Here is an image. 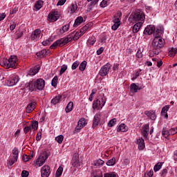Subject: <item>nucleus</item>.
<instances>
[{"mask_svg": "<svg viewBox=\"0 0 177 177\" xmlns=\"http://www.w3.org/2000/svg\"><path fill=\"white\" fill-rule=\"evenodd\" d=\"M165 40L162 37H154L152 41L153 52L155 55H158L161 48H164Z\"/></svg>", "mask_w": 177, "mask_h": 177, "instance_id": "f257e3e1", "label": "nucleus"}, {"mask_svg": "<svg viewBox=\"0 0 177 177\" xmlns=\"http://www.w3.org/2000/svg\"><path fill=\"white\" fill-rule=\"evenodd\" d=\"M2 80H6L7 86H15L20 81V78L16 75H9V73H5Z\"/></svg>", "mask_w": 177, "mask_h": 177, "instance_id": "f03ea898", "label": "nucleus"}, {"mask_svg": "<svg viewBox=\"0 0 177 177\" xmlns=\"http://www.w3.org/2000/svg\"><path fill=\"white\" fill-rule=\"evenodd\" d=\"M1 66L7 67V68H13L17 66V57L16 55H11L8 59L6 58L3 59L0 61Z\"/></svg>", "mask_w": 177, "mask_h": 177, "instance_id": "7ed1b4c3", "label": "nucleus"}, {"mask_svg": "<svg viewBox=\"0 0 177 177\" xmlns=\"http://www.w3.org/2000/svg\"><path fill=\"white\" fill-rule=\"evenodd\" d=\"M71 41H73V38H71V37H70V36H68L66 38L59 39L57 40L56 41H55L50 46V48L55 49V48L57 46H60V47L64 46V45H66V44H68V42H71Z\"/></svg>", "mask_w": 177, "mask_h": 177, "instance_id": "20e7f679", "label": "nucleus"}, {"mask_svg": "<svg viewBox=\"0 0 177 177\" xmlns=\"http://www.w3.org/2000/svg\"><path fill=\"white\" fill-rule=\"evenodd\" d=\"M104 104H106V97H103L102 95H100L93 101V109L102 110Z\"/></svg>", "mask_w": 177, "mask_h": 177, "instance_id": "39448f33", "label": "nucleus"}, {"mask_svg": "<svg viewBox=\"0 0 177 177\" xmlns=\"http://www.w3.org/2000/svg\"><path fill=\"white\" fill-rule=\"evenodd\" d=\"M129 19H133V21L143 24V23H145V17L143 12L136 11L133 15L130 16Z\"/></svg>", "mask_w": 177, "mask_h": 177, "instance_id": "423d86ee", "label": "nucleus"}, {"mask_svg": "<svg viewBox=\"0 0 177 177\" xmlns=\"http://www.w3.org/2000/svg\"><path fill=\"white\" fill-rule=\"evenodd\" d=\"M48 157L49 156L46 153H44L41 155H40L36 161V165L37 167H42V165L45 164V161L48 160Z\"/></svg>", "mask_w": 177, "mask_h": 177, "instance_id": "0eeeda50", "label": "nucleus"}, {"mask_svg": "<svg viewBox=\"0 0 177 177\" xmlns=\"http://www.w3.org/2000/svg\"><path fill=\"white\" fill-rule=\"evenodd\" d=\"M111 68V64L107 63L106 64L104 65L99 71L100 75L101 77H106L109 74V71Z\"/></svg>", "mask_w": 177, "mask_h": 177, "instance_id": "6e6552de", "label": "nucleus"}, {"mask_svg": "<svg viewBox=\"0 0 177 177\" xmlns=\"http://www.w3.org/2000/svg\"><path fill=\"white\" fill-rule=\"evenodd\" d=\"M35 84L36 85V91H42L45 88V80L44 79H37L35 81Z\"/></svg>", "mask_w": 177, "mask_h": 177, "instance_id": "1a4fd4ad", "label": "nucleus"}, {"mask_svg": "<svg viewBox=\"0 0 177 177\" xmlns=\"http://www.w3.org/2000/svg\"><path fill=\"white\" fill-rule=\"evenodd\" d=\"M88 123L86 122V120L82 118H80L77 122V125L75 127V132H78L80 129H82L84 127H85Z\"/></svg>", "mask_w": 177, "mask_h": 177, "instance_id": "9d476101", "label": "nucleus"}, {"mask_svg": "<svg viewBox=\"0 0 177 177\" xmlns=\"http://www.w3.org/2000/svg\"><path fill=\"white\" fill-rule=\"evenodd\" d=\"M59 17L60 15H59V12L57 11L51 12L48 15V20L52 23L57 21V20H59Z\"/></svg>", "mask_w": 177, "mask_h": 177, "instance_id": "9b49d317", "label": "nucleus"}, {"mask_svg": "<svg viewBox=\"0 0 177 177\" xmlns=\"http://www.w3.org/2000/svg\"><path fill=\"white\" fill-rule=\"evenodd\" d=\"M30 39H32V41H39V39H41V30H35L31 34Z\"/></svg>", "mask_w": 177, "mask_h": 177, "instance_id": "f8f14e48", "label": "nucleus"}, {"mask_svg": "<svg viewBox=\"0 0 177 177\" xmlns=\"http://www.w3.org/2000/svg\"><path fill=\"white\" fill-rule=\"evenodd\" d=\"M41 177H49L50 175V167L48 165H44L41 169Z\"/></svg>", "mask_w": 177, "mask_h": 177, "instance_id": "ddd939ff", "label": "nucleus"}, {"mask_svg": "<svg viewBox=\"0 0 177 177\" xmlns=\"http://www.w3.org/2000/svg\"><path fill=\"white\" fill-rule=\"evenodd\" d=\"M162 34H164V28L161 26H158L156 28H155V30L153 32L155 38H161Z\"/></svg>", "mask_w": 177, "mask_h": 177, "instance_id": "4468645a", "label": "nucleus"}, {"mask_svg": "<svg viewBox=\"0 0 177 177\" xmlns=\"http://www.w3.org/2000/svg\"><path fill=\"white\" fill-rule=\"evenodd\" d=\"M25 88H26L28 91H35V92H37L35 81H30L28 83H26L25 85Z\"/></svg>", "mask_w": 177, "mask_h": 177, "instance_id": "2eb2a0df", "label": "nucleus"}, {"mask_svg": "<svg viewBox=\"0 0 177 177\" xmlns=\"http://www.w3.org/2000/svg\"><path fill=\"white\" fill-rule=\"evenodd\" d=\"M73 167L75 168H80L81 163H80V156L78 154L75 153L73 158Z\"/></svg>", "mask_w": 177, "mask_h": 177, "instance_id": "dca6fc26", "label": "nucleus"}, {"mask_svg": "<svg viewBox=\"0 0 177 177\" xmlns=\"http://www.w3.org/2000/svg\"><path fill=\"white\" fill-rule=\"evenodd\" d=\"M144 114H145L148 118H150V120H152L153 121H156V118H157L156 111H145Z\"/></svg>", "mask_w": 177, "mask_h": 177, "instance_id": "f3484780", "label": "nucleus"}, {"mask_svg": "<svg viewBox=\"0 0 177 177\" xmlns=\"http://www.w3.org/2000/svg\"><path fill=\"white\" fill-rule=\"evenodd\" d=\"M156 30V27L153 25L147 26L145 28L144 34H148V35H151V34L154 33V31Z\"/></svg>", "mask_w": 177, "mask_h": 177, "instance_id": "a211bd4d", "label": "nucleus"}, {"mask_svg": "<svg viewBox=\"0 0 177 177\" xmlns=\"http://www.w3.org/2000/svg\"><path fill=\"white\" fill-rule=\"evenodd\" d=\"M113 25L111 26V28L113 31H115L118 30V27L121 26V21H120L119 18H115L113 19Z\"/></svg>", "mask_w": 177, "mask_h": 177, "instance_id": "6ab92c4d", "label": "nucleus"}, {"mask_svg": "<svg viewBox=\"0 0 177 177\" xmlns=\"http://www.w3.org/2000/svg\"><path fill=\"white\" fill-rule=\"evenodd\" d=\"M36 104H37V102H35L29 103L26 107V113H30L34 111Z\"/></svg>", "mask_w": 177, "mask_h": 177, "instance_id": "aec40b11", "label": "nucleus"}, {"mask_svg": "<svg viewBox=\"0 0 177 177\" xmlns=\"http://www.w3.org/2000/svg\"><path fill=\"white\" fill-rule=\"evenodd\" d=\"M100 122V114L97 113L94 116L93 122V128H95L99 125V122Z\"/></svg>", "mask_w": 177, "mask_h": 177, "instance_id": "412c9836", "label": "nucleus"}, {"mask_svg": "<svg viewBox=\"0 0 177 177\" xmlns=\"http://www.w3.org/2000/svg\"><path fill=\"white\" fill-rule=\"evenodd\" d=\"M128 131V127L125 124H120L117 128V132H127Z\"/></svg>", "mask_w": 177, "mask_h": 177, "instance_id": "4be33fe9", "label": "nucleus"}, {"mask_svg": "<svg viewBox=\"0 0 177 177\" xmlns=\"http://www.w3.org/2000/svg\"><path fill=\"white\" fill-rule=\"evenodd\" d=\"M137 145H138L139 150H143L146 147L145 145V140L143 138L138 139Z\"/></svg>", "mask_w": 177, "mask_h": 177, "instance_id": "5701e85b", "label": "nucleus"}, {"mask_svg": "<svg viewBox=\"0 0 177 177\" xmlns=\"http://www.w3.org/2000/svg\"><path fill=\"white\" fill-rule=\"evenodd\" d=\"M149 124H145L143 126L142 129V135L144 138H147L149 136Z\"/></svg>", "mask_w": 177, "mask_h": 177, "instance_id": "b1692460", "label": "nucleus"}, {"mask_svg": "<svg viewBox=\"0 0 177 177\" xmlns=\"http://www.w3.org/2000/svg\"><path fill=\"white\" fill-rule=\"evenodd\" d=\"M77 9L78 6L75 3H73L68 7V12L71 14L75 13V11H77Z\"/></svg>", "mask_w": 177, "mask_h": 177, "instance_id": "393cba45", "label": "nucleus"}, {"mask_svg": "<svg viewBox=\"0 0 177 177\" xmlns=\"http://www.w3.org/2000/svg\"><path fill=\"white\" fill-rule=\"evenodd\" d=\"M93 165H94V167H97L98 168H100V167L104 165V160L102 159H97L93 161Z\"/></svg>", "mask_w": 177, "mask_h": 177, "instance_id": "a878e982", "label": "nucleus"}, {"mask_svg": "<svg viewBox=\"0 0 177 177\" xmlns=\"http://www.w3.org/2000/svg\"><path fill=\"white\" fill-rule=\"evenodd\" d=\"M168 110H169V105H166L162 109L161 114L165 118H168Z\"/></svg>", "mask_w": 177, "mask_h": 177, "instance_id": "bb28decb", "label": "nucleus"}, {"mask_svg": "<svg viewBox=\"0 0 177 177\" xmlns=\"http://www.w3.org/2000/svg\"><path fill=\"white\" fill-rule=\"evenodd\" d=\"M38 71H39V66H36L33 68H30L28 71V75H35V74H37L38 73Z\"/></svg>", "mask_w": 177, "mask_h": 177, "instance_id": "cd10ccee", "label": "nucleus"}, {"mask_svg": "<svg viewBox=\"0 0 177 177\" xmlns=\"http://www.w3.org/2000/svg\"><path fill=\"white\" fill-rule=\"evenodd\" d=\"M143 24L142 22H137L133 26V32H139V30H140V27H142Z\"/></svg>", "mask_w": 177, "mask_h": 177, "instance_id": "c85d7f7f", "label": "nucleus"}, {"mask_svg": "<svg viewBox=\"0 0 177 177\" xmlns=\"http://www.w3.org/2000/svg\"><path fill=\"white\" fill-rule=\"evenodd\" d=\"M62 102V95L55 96L52 100V104H57V103H60Z\"/></svg>", "mask_w": 177, "mask_h": 177, "instance_id": "c756f323", "label": "nucleus"}, {"mask_svg": "<svg viewBox=\"0 0 177 177\" xmlns=\"http://www.w3.org/2000/svg\"><path fill=\"white\" fill-rule=\"evenodd\" d=\"M162 135L164 138L167 139L169 137V136L171 135V133H169V130H168L167 127H163L162 131Z\"/></svg>", "mask_w": 177, "mask_h": 177, "instance_id": "7c9ffc66", "label": "nucleus"}, {"mask_svg": "<svg viewBox=\"0 0 177 177\" xmlns=\"http://www.w3.org/2000/svg\"><path fill=\"white\" fill-rule=\"evenodd\" d=\"M42 6H44V1L41 0H39V1H36L35 4V9L36 10H39V9H41V8H42Z\"/></svg>", "mask_w": 177, "mask_h": 177, "instance_id": "2f4dec72", "label": "nucleus"}, {"mask_svg": "<svg viewBox=\"0 0 177 177\" xmlns=\"http://www.w3.org/2000/svg\"><path fill=\"white\" fill-rule=\"evenodd\" d=\"M73 107H74V103L73 102H69L65 109L66 113L73 111Z\"/></svg>", "mask_w": 177, "mask_h": 177, "instance_id": "473e14b6", "label": "nucleus"}, {"mask_svg": "<svg viewBox=\"0 0 177 177\" xmlns=\"http://www.w3.org/2000/svg\"><path fill=\"white\" fill-rule=\"evenodd\" d=\"M68 30H70V24H66L59 30V34H64V32H67Z\"/></svg>", "mask_w": 177, "mask_h": 177, "instance_id": "72a5a7b5", "label": "nucleus"}, {"mask_svg": "<svg viewBox=\"0 0 177 177\" xmlns=\"http://www.w3.org/2000/svg\"><path fill=\"white\" fill-rule=\"evenodd\" d=\"M130 89L131 91L136 93V92H138V91H140V88L138 85H136V84L132 83L130 86Z\"/></svg>", "mask_w": 177, "mask_h": 177, "instance_id": "f704fd0d", "label": "nucleus"}, {"mask_svg": "<svg viewBox=\"0 0 177 177\" xmlns=\"http://www.w3.org/2000/svg\"><path fill=\"white\" fill-rule=\"evenodd\" d=\"M176 53H177V49L174 47H171L169 50V56H170V57H174V56H175Z\"/></svg>", "mask_w": 177, "mask_h": 177, "instance_id": "c9c22d12", "label": "nucleus"}, {"mask_svg": "<svg viewBox=\"0 0 177 177\" xmlns=\"http://www.w3.org/2000/svg\"><path fill=\"white\" fill-rule=\"evenodd\" d=\"M82 21H84V18L82 17H78L75 21L74 27H77Z\"/></svg>", "mask_w": 177, "mask_h": 177, "instance_id": "e433bc0d", "label": "nucleus"}, {"mask_svg": "<svg viewBox=\"0 0 177 177\" xmlns=\"http://www.w3.org/2000/svg\"><path fill=\"white\" fill-rule=\"evenodd\" d=\"M80 34H81V31L76 32L75 35H73V33H72L71 35H68V37H71L72 39H78L80 37H82V35H80Z\"/></svg>", "mask_w": 177, "mask_h": 177, "instance_id": "4c0bfd02", "label": "nucleus"}, {"mask_svg": "<svg viewBox=\"0 0 177 177\" xmlns=\"http://www.w3.org/2000/svg\"><path fill=\"white\" fill-rule=\"evenodd\" d=\"M106 165L108 167H113V165H115V158H112L106 162Z\"/></svg>", "mask_w": 177, "mask_h": 177, "instance_id": "58836bf2", "label": "nucleus"}, {"mask_svg": "<svg viewBox=\"0 0 177 177\" xmlns=\"http://www.w3.org/2000/svg\"><path fill=\"white\" fill-rule=\"evenodd\" d=\"M86 64H87V62L86 61H83L80 66H79V69L80 71H85V68H86Z\"/></svg>", "mask_w": 177, "mask_h": 177, "instance_id": "ea45409f", "label": "nucleus"}, {"mask_svg": "<svg viewBox=\"0 0 177 177\" xmlns=\"http://www.w3.org/2000/svg\"><path fill=\"white\" fill-rule=\"evenodd\" d=\"M88 28H89V25L88 24H86L84 26H83L80 29V35H84V33L86 32V31H88Z\"/></svg>", "mask_w": 177, "mask_h": 177, "instance_id": "a19ab883", "label": "nucleus"}, {"mask_svg": "<svg viewBox=\"0 0 177 177\" xmlns=\"http://www.w3.org/2000/svg\"><path fill=\"white\" fill-rule=\"evenodd\" d=\"M162 167V163L158 162L153 167L154 172H158V171H160L161 168Z\"/></svg>", "mask_w": 177, "mask_h": 177, "instance_id": "79ce46f5", "label": "nucleus"}, {"mask_svg": "<svg viewBox=\"0 0 177 177\" xmlns=\"http://www.w3.org/2000/svg\"><path fill=\"white\" fill-rule=\"evenodd\" d=\"M95 42H96V37H95L94 36L89 37L87 41V43L89 45H95Z\"/></svg>", "mask_w": 177, "mask_h": 177, "instance_id": "37998d69", "label": "nucleus"}, {"mask_svg": "<svg viewBox=\"0 0 177 177\" xmlns=\"http://www.w3.org/2000/svg\"><path fill=\"white\" fill-rule=\"evenodd\" d=\"M37 56L39 57H44V56H46V50L43 49L41 51L37 53Z\"/></svg>", "mask_w": 177, "mask_h": 177, "instance_id": "c03bdc74", "label": "nucleus"}, {"mask_svg": "<svg viewBox=\"0 0 177 177\" xmlns=\"http://www.w3.org/2000/svg\"><path fill=\"white\" fill-rule=\"evenodd\" d=\"M55 140L59 143V145H61L63 140H64V136H63V135H59L55 138Z\"/></svg>", "mask_w": 177, "mask_h": 177, "instance_id": "a18cd8bd", "label": "nucleus"}, {"mask_svg": "<svg viewBox=\"0 0 177 177\" xmlns=\"http://www.w3.org/2000/svg\"><path fill=\"white\" fill-rule=\"evenodd\" d=\"M15 162H17V157H16V158L12 157L11 158H10L8 164L10 167H12V165H13V164H15Z\"/></svg>", "mask_w": 177, "mask_h": 177, "instance_id": "49530a36", "label": "nucleus"}, {"mask_svg": "<svg viewBox=\"0 0 177 177\" xmlns=\"http://www.w3.org/2000/svg\"><path fill=\"white\" fill-rule=\"evenodd\" d=\"M12 153L13 154V157L16 158H19V149H17V147H15L12 151Z\"/></svg>", "mask_w": 177, "mask_h": 177, "instance_id": "de8ad7c7", "label": "nucleus"}, {"mask_svg": "<svg viewBox=\"0 0 177 177\" xmlns=\"http://www.w3.org/2000/svg\"><path fill=\"white\" fill-rule=\"evenodd\" d=\"M116 122H117V119L113 118L108 122V127H109V128H111V127H114V125H115Z\"/></svg>", "mask_w": 177, "mask_h": 177, "instance_id": "09e8293b", "label": "nucleus"}, {"mask_svg": "<svg viewBox=\"0 0 177 177\" xmlns=\"http://www.w3.org/2000/svg\"><path fill=\"white\" fill-rule=\"evenodd\" d=\"M62 174H63V167H59L55 174L56 177H60L62 176Z\"/></svg>", "mask_w": 177, "mask_h": 177, "instance_id": "8fccbe9b", "label": "nucleus"}, {"mask_svg": "<svg viewBox=\"0 0 177 177\" xmlns=\"http://www.w3.org/2000/svg\"><path fill=\"white\" fill-rule=\"evenodd\" d=\"M59 80V77L57 76H55L51 82L52 86H57V81Z\"/></svg>", "mask_w": 177, "mask_h": 177, "instance_id": "3c124183", "label": "nucleus"}, {"mask_svg": "<svg viewBox=\"0 0 177 177\" xmlns=\"http://www.w3.org/2000/svg\"><path fill=\"white\" fill-rule=\"evenodd\" d=\"M66 70H67V65L64 64L60 69L59 71V75H62L64 74V73L66 72Z\"/></svg>", "mask_w": 177, "mask_h": 177, "instance_id": "603ef678", "label": "nucleus"}, {"mask_svg": "<svg viewBox=\"0 0 177 177\" xmlns=\"http://www.w3.org/2000/svg\"><path fill=\"white\" fill-rule=\"evenodd\" d=\"M117 176V174L114 172H109V173H106L104 174V177H115Z\"/></svg>", "mask_w": 177, "mask_h": 177, "instance_id": "864d4df0", "label": "nucleus"}, {"mask_svg": "<svg viewBox=\"0 0 177 177\" xmlns=\"http://www.w3.org/2000/svg\"><path fill=\"white\" fill-rule=\"evenodd\" d=\"M50 42H52V39H46V40L42 41V45L44 46H48V45H50Z\"/></svg>", "mask_w": 177, "mask_h": 177, "instance_id": "5fc2aeb1", "label": "nucleus"}, {"mask_svg": "<svg viewBox=\"0 0 177 177\" xmlns=\"http://www.w3.org/2000/svg\"><path fill=\"white\" fill-rule=\"evenodd\" d=\"M108 0H103L102 2H101V3H100V6L101 7V8H106V6H108Z\"/></svg>", "mask_w": 177, "mask_h": 177, "instance_id": "6e6d98bb", "label": "nucleus"}, {"mask_svg": "<svg viewBox=\"0 0 177 177\" xmlns=\"http://www.w3.org/2000/svg\"><path fill=\"white\" fill-rule=\"evenodd\" d=\"M136 57H138V59H141V57H143V54L142 53L141 49L138 50L136 53Z\"/></svg>", "mask_w": 177, "mask_h": 177, "instance_id": "4d7b16f0", "label": "nucleus"}, {"mask_svg": "<svg viewBox=\"0 0 177 177\" xmlns=\"http://www.w3.org/2000/svg\"><path fill=\"white\" fill-rule=\"evenodd\" d=\"M169 133L170 135H175L177 133V127H173L169 129Z\"/></svg>", "mask_w": 177, "mask_h": 177, "instance_id": "13d9d810", "label": "nucleus"}, {"mask_svg": "<svg viewBox=\"0 0 177 177\" xmlns=\"http://www.w3.org/2000/svg\"><path fill=\"white\" fill-rule=\"evenodd\" d=\"M80 66V61H75L73 64H72V70H75L77 67Z\"/></svg>", "mask_w": 177, "mask_h": 177, "instance_id": "bf43d9fd", "label": "nucleus"}, {"mask_svg": "<svg viewBox=\"0 0 177 177\" xmlns=\"http://www.w3.org/2000/svg\"><path fill=\"white\" fill-rule=\"evenodd\" d=\"M32 128H33L34 131H37V129H38V122H33L32 124Z\"/></svg>", "mask_w": 177, "mask_h": 177, "instance_id": "052dcab7", "label": "nucleus"}, {"mask_svg": "<svg viewBox=\"0 0 177 177\" xmlns=\"http://www.w3.org/2000/svg\"><path fill=\"white\" fill-rule=\"evenodd\" d=\"M153 174L154 171H153V170H150L149 171L145 173V177H151L153 176Z\"/></svg>", "mask_w": 177, "mask_h": 177, "instance_id": "680f3d73", "label": "nucleus"}, {"mask_svg": "<svg viewBox=\"0 0 177 177\" xmlns=\"http://www.w3.org/2000/svg\"><path fill=\"white\" fill-rule=\"evenodd\" d=\"M140 71H142V70L139 69V71L135 73L133 77V80H136V78L140 75Z\"/></svg>", "mask_w": 177, "mask_h": 177, "instance_id": "e2e57ef3", "label": "nucleus"}, {"mask_svg": "<svg viewBox=\"0 0 177 177\" xmlns=\"http://www.w3.org/2000/svg\"><path fill=\"white\" fill-rule=\"evenodd\" d=\"M67 0H59V1L57 3V6H63L64 3H66Z\"/></svg>", "mask_w": 177, "mask_h": 177, "instance_id": "0e129e2a", "label": "nucleus"}, {"mask_svg": "<svg viewBox=\"0 0 177 177\" xmlns=\"http://www.w3.org/2000/svg\"><path fill=\"white\" fill-rule=\"evenodd\" d=\"M129 162H131L129 159L128 158L124 159V161L122 162L123 167H127V165H129Z\"/></svg>", "mask_w": 177, "mask_h": 177, "instance_id": "69168bd1", "label": "nucleus"}, {"mask_svg": "<svg viewBox=\"0 0 177 177\" xmlns=\"http://www.w3.org/2000/svg\"><path fill=\"white\" fill-rule=\"evenodd\" d=\"M167 174H168V170H167V169H163L162 171L160 172V175L161 176L165 177Z\"/></svg>", "mask_w": 177, "mask_h": 177, "instance_id": "338daca9", "label": "nucleus"}, {"mask_svg": "<svg viewBox=\"0 0 177 177\" xmlns=\"http://www.w3.org/2000/svg\"><path fill=\"white\" fill-rule=\"evenodd\" d=\"M30 173L26 170H23L21 172V176L22 177H28Z\"/></svg>", "mask_w": 177, "mask_h": 177, "instance_id": "774afa93", "label": "nucleus"}]
</instances>
